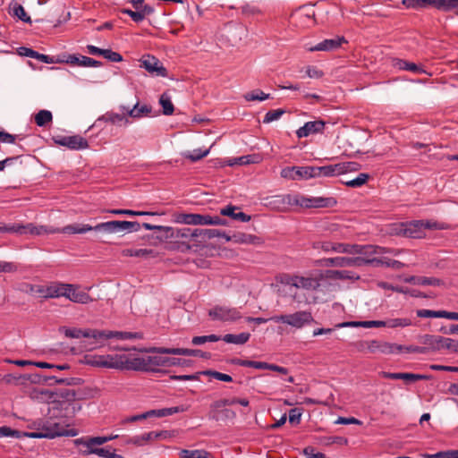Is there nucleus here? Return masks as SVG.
<instances>
[{
    "instance_id": "nucleus-1",
    "label": "nucleus",
    "mask_w": 458,
    "mask_h": 458,
    "mask_svg": "<svg viewBox=\"0 0 458 458\" xmlns=\"http://www.w3.org/2000/svg\"><path fill=\"white\" fill-rule=\"evenodd\" d=\"M322 276L284 275L281 283L288 287L289 295L298 304H310L318 301L314 293L320 287Z\"/></svg>"
},
{
    "instance_id": "nucleus-2",
    "label": "nucleus",
    "mask_w": 458,
    "mask_h": 458,
    "mask_svg": "<svg viewBox=\"0 0 458 458\" xmlns=\"http://www.w3.org/2000/svg\"><path fill=\"white\" fill-rule=\"evenodd\" d=\"M143 227V229H173L170 226H165V225H151L149 223H139L136 221H106V222H101L98 223L96 225H67L64 227L63 229H140Z\"/></svg>"
},
{
    "instance_id": "nucleus-3",
    "label": "nucleus",
    "mask_w": 458,
    "mask_h": 458,
    "mask_svg": "<svg viewBox=\"0 0 458 458\" xmlns=\"http://www.w3.org/2000/svg\"><path fill=\"white\" fill-rule=\"evenodd\" d=\"M174 222L188 225H225L224 219L217 216L201 214L178 213L174 216Z\"/></svg>"
},
{
    "instance_id": "nucleus-4",
    "label": "nucleus",
    "mask_w": 458,
    "mask_h": 458,
    "mask_svg": "<svg viewBox=\"0 0 458 458\" xmlns=\"http://www.w3.org/2000/svg\"><path fill=\"white\" fill-rule=\"evenodd\" d=\"M77 434L76 429H66L61 423L47 421L39 431L27 433L26 435L31 438H55L61 436L75 437Z\"/></svg>"
},
{
    "instance_id": "nucleus-5",
    "label": "nucleus",
    "mask_w": 458,
    "mask_h": 458,
    "mask_svg": "<svg viewBox=\"0 0 458 458\" xmlns=\"http://www.w3.org/2000/svg\"><path fill=\"white\" fill-rule=\"evenodd\" d=\"M358 351L369 352L371 353L392 354L398 353L403 350V345L381 342L377 340L360 341L356 344Z\"/></svg>"
},
{
    "instance_id": "nucleus-6",
    "label": "nucleus",
    "mask_w": 458,
    "mask_h": 458,
    "mask_svg": "<svg viewBox=\"0 0 458 458\" xmlns=\"http://www.w3.org/2000/svg\"><path fill=\"white\" fill-rule=\"evenodd\" d=\"M331 249L332 251L338 253L359 254L368 257L386 252L385 248L378 246L347 243H335L334 246H331Z\"/></svg>"
},
{
    "instance_id": "nucleus-7",
    "label": "nucleus",
    "mask_w": 458,
    "mask_h": 458,
    "mask_svg": "<svg viewBox=\"0 0 458 458\" xmlns=\"http://www.w3.org/2000/svg\"><path fill=\"white\" fill-rule=\"evenodd\" d=\"M270 319L276 323L281 322L295 328H301L305 325H310L314 320L311 313L307 310H300L293 314L275 316Z\"/></svg>"
},
{
    "instance_id": "nucleus-8",
    "label": "nucleus",
    "mask_w": 458,
    "mask_h": 458,
    "mask_svg": "<svg viewBox=\"0 0 458 458\" xmlns=\"http://www.w3.org/2000/svg\"><path fill=\"white\" fill-rule=\"evenodd\" d=\"M208 238L220 237L225 239L226 242L233 241L234 242L259 244L260 239L257 236L236 231H205Z\"/></svg>"
},
{
    "instance_id": "nucleus-9",
    "label": "nucleus",
    "mask_w": 458,
    "mask_h": 458,
    "mask_svg": "<svg viewBox=\"0 0 458 458\" xmlns=\"http://www.w3.org/2000/svg\"><path fill=\"white\" fill-rule=\"evenodd\" d=\"M295 200V207L306 208H332L336 205V199L333 197H306L296 194Z\"/></svg>"
},
{
    "instance_id": "nucleus-10",
    "label": "nucleus",
    "mask_w": 458,
    "mask_h": 458,
    "mask_svg": "<svg viewBox=\"0 0 458 458\" xmlns=\"http://www.w3.org/2000/svg\"><path fill=\"white\" fill-rule=\"evenodd\" d=\"M295 195L280 194L267 197L263 199V204L276 211H286L292 207H295Z\"/></svg>"
},
{
    "instance_id": "nucleus-11",
    "label": "nucleus",
    "mask_w": 458,
    "mask_h": 458,
    "mask_svg": "<svg viewBox=\"0 0 458 458\" xmlns=\"http://www.w3.org/2000/svg\"><path fill=\"white\" fill-rule=\"evenodd\" d=\"M137 356L128 353L107 354V368L136 370Z\"/></svg>"
},
{
    "instance_id": "nucleus-12",
    "label": "nucleus",
    "mask_w": 458,
    "mask_h": 458,
    "mask_svg": "<svg viewBox=\"0 0 458 458\" xmlns=\"http://www.w3.org/2000/svg\"><path fill=\"white\" fill-rule=\"evenodd\" d=\"M368 261H369L368 256L360 255L355 258H347V257L328 258V259H325L322 262H323V265L327 266V267H361L363 265H367Z\"/></svg>"
},
{
    "instance_id": "nucleus-13",
    "label": "nucleus",
    "mask_w": 458,
    "mask_h": 458,
    "mask_svg": "<svg viewBox=\"0 0 458 458\" xmlns=\"http://www.w3.org/2000/svg\"><path fill=\"white\" fill-rule=\"evenodd\" d=\"M311 166H287L281 170L282 178L291 181L309 180L312 178Z\"/></svg>"
},
{
    "instance_id": "nucleus-14",
    "label": "nucleus",
    "mask_w": 458,
    "mask_h": 458,
    "mask_svg": "<svg viewBox=\"0 0 458 458\" xmlns=\"http://www.w3.org/2000/svg\"><path fill=\"white\" fill-rule=\"evenodd\" d=\"M140 67L144 68L148 72L157 77H167V70L163 64L153 55L144 56L140 60Z\"/></svg>"
},
{
    "instance_id": "nucleus-15",
    "label": "nucleus",
    "mask_w": 458,
    "mask_h": 458,
    "mask_svg": "<svg viewBox=\"0 0 458 458\" xmlns=\"http://www.w3.org/2000/svg\"><path fill=\"white\" fill-rule=\"evenodd\" d=\"M136 370L137 371H148L152 369L154 367L166 366L170 361V358H165L161 356H137Z\"/></svg>"
},
{
    "instance_id": "nucleus-16",
    "label": "nucleus",
    "mask_w": 458,
    "mask_h": 458,
    "mask_svg": "<svg viewBox=\"0 0 458 458\" xmlns=\"http://www.w3.org/2000/svg\"><path fill=\"white\" fill-rule=\"evenodd\" d=\"M208 314L213 319L222 321H234L241 318L237 309L226 306H216L208 311Z\"/></svg>"
},
{
    "instance_id": "nucleus-17",
    "label": "nucleus",
    "mask_w": 458,
    "mask_h": 458,
    "mask_svg": "<svg viewBox=\"0 0 458 458\" xmlns=\"http://www.w3.org/2000/svg\"><path fill=\"white\" fill-rule=\"evenodd\" d=\"M148 352L159 354H173V355H185L194 357L207 358L208 355L200 350L185 349V348H165V347H152L147 350Z\"/></svg>"
},
{
    "instance_id": "nucleus-18",
    "label": "nucleus",
    "mask_w": 458,
    "mask_h": 458,
    "mask_svg": "<svg viewBox=\"0 0 458 458\" xmlns=\"http://www.w3.org/2000/svg\"><path fill=\"white\" fill-rule=\"evenodd\" d=\"M119 108L122 112L126 113L128 118L136 120L148 117L152 113V107L149 105L140 104L139 101L131 108L123 105L120 106Z\"/></svg>"
},
{
    "instance_id": "nucleus-19",
    "label": "nucleus",
    "mask_w": 458,
    "mask_h": 458,
    "mask_svg": "<svg viewBox=\"0 0 458 458\" xmlns=\"http://www.w3.org/2000/svg\"><path fill=\"white\" fill-rule=\"evenodd\" d=\"M56 142L72 150L85 149L89 147L87 140L80 135L63 137Z\"/></svg>"
},
{
    "instance_id": "nucleus-20",
    "label": "nucleus",
    "mask_w": 458,
    "mask_h": 458,
    "mask_svg": "<svg viewBox=\"0 0 458 458\" xmlns=\"http://www.w3.org/2000/svg\"><path fill=\"white\" fill-rule=\"evenodd\" d=\"M324 127L325 123L320 120L307 122L296 131V135L299 139L305 138L314 133L322 132Z\"/></svg>"
},
{
    "instance_id": "nucleus-21",
    "label": "nucleus",
    "mask_w": 458,
    "mask_h": 458,
    "mask_svg": "<svg viewBox=\"0 0 458 458\" xmlns=\"http://www.w3.org/2000/svg\"><path fill=\"white\" fill-rule=\"evenodd\" d=\"M99 339L117 338L120 340L142 339L143 335L140 332H123V331H106L100 330Z\"/></svg>"
},
{
    "instance_id": "nucleus-22",
    "label": "nucleus",
    "mask_w": 458,
    "mask_h": 458,
    "mask_svg": "<svg viewBox=\"0 0 458 458\" xmlns=\"http://www.w3.org/2000/svg\"><path fill=\"white\" fill-rule=\"evenodd\" d=\"M67 299L77 303H88L92 301L91 297L85 292L78 291V289L72 285L68 284L65 295Z\"/></svg>"
},
{
    "instance_id": "nucleus-23",
    "label": "nucleus",
    "mask_w": 458,
    "mask_h": 458,
    "mask_svg": "<svg viewBox=\"0 0 458 458\" xmlns=\"http://www.w3.org/2000/svg\"><path fill=\"white\" fill-rule=\"evenodd\" d=\"M343 42H345L344 37H337L335 38L325 39L314 47L310 48V51H332L337 49Z\"/></svg>"
},
{
    "instance_id": "nucleus-24",
    "label": "nucleus",
    "mask_w": 458,
    "mask_h": 458,
    "mask_svg": "<svg viewBox=\"0 0 458 458\" xmlns=\"http://www.w3.org/2000/svg\"><path fill=\"white\" fill-rule=\"evenodd\" d=\"M102 121L106 122V123H112V124H115L118 126L128 125L131 123L130 121V119L127 117L125 112H123V114H117V113H113V112L106 113L104 115H102L101 117H99L96 123L102 122Z\"/></svg>"
},
{
    "instance_id": "nucleus-25",
    "label": "nucleus",
    "mask_w": 458,
    "mask_h": 458,
    "mask_svg": "<svg viewBox=\"0 0 458 458\" xmlns=\"http://www.w3.org/2000/svg\"><path fill=\"white\" fill-rule=\"evenodd\" d=\"M220 214L231 217L233 220L248 222L250 220V216L242 212L239 207L236 206H226L221 208Z\"/></svg>"
},
{
    "instance_id": "nucleus-26",
    "label": "nucleus",
    "mask_w": 458,
    "mask_h": 458,
    "mask_svg": "<svg viewBox=\"0 0 458 458\" xmlns=\"http://www.w3.org/2000/svg\"><path fill=\"white\" fill-rule=\"evenodd\" d=\"M66 62L81 67H98L101 65V62L85 55H69Z\"/></svg>"
},
{
    "instance_id": "nucleus-27",
    "label": "nucleus",
    "mask_w": 458,
    "mask_h": 458,
    "mask_svg": "<svg viewBox=\"0 0 458 458\" xmlns=\"http://www.w3.org/2000/svg\"><path fill=\"white\" fill-rule=\"evenodd\" d=\"M381 376L385 378L389 379H402L404 380L407 383L415 382L418 380L427 379L428 377L424 375L420 374H413V373H391V372H381Z\"/></svg>"
},
{
    "instance_id": "nucleus-28",
    "label": "nucleus",
    "mask_w": 458,
    "mask_h": 458,
    "mask_svg": "<svg viewBox=\"0 0 458 458\" xmlns=\"http://www.w3.org/2000/svg\"><path fill=\"white\" fill-rule=\"evenodd\" d=\"M312 178L339 175L337 164L324 166H311Z\"/></svg>"
},
{
    "instance_id": "nucleus-29",
    "label": "nucleus",
    "mask_w": 458,
    "mask_h": 458,
    "mask_svg": "<svg viewBox=\"0 0 458 458\" xmlns=\"http://www.w3.org/2000/svg\"><path fill=\"white\" fill-rule=\"evenodd\" d=\"M100 335H101L100 330H97V329L82 330L80 328H72V329L65 330V335L67 337H71V338L85 337V338H94V339L99 340Z\"/></svg>"
},
{
    "instance_id": "nucleus-30",
    "label": "nucleus",
    "mask_w": 458,
    "mask_h": 458,
    "mask_svg": "<svg viewBox=\"0 0 458 458\" xmlns=\"http://www.w3.org/2000/svg\"><path fill=\"white\" fill-rule=\"evenodd\" d=\"M18 52H19L20 55L30 57V58L38 60V61L47 64H51L55 63L53 57L44 55V54H40V53H38L31 48H29V47H19Z\"/></svg>"
},
{
    "instance_id": "nucleus-31",
    "label": "nucleus",
    "mask_w": 458,
    "mask_h": 458,
    "mask_svg": "<svg viewBox=\"0 0 458 458\" xmlns=\"http://www.w3.org/2000/svg\"><path fill=\"white\" fill-rule=\"evenodd\" d=\"M371 256H369V260L367 262V265L370 264V265H374V266H386L387 267H392L394 269H396V270H399L403 267H404V264L398 261V260H394V259H387V258H370Z\"/></svg>"
},
{
    "instance_id": "nucleus-32",
    "label": "nucleus",
    "mask_w": 458,
    "mask_h": 458,
    "mask_svg": "<svg viewBox=\"0 0 458 458\" xmlns=\"http://www.w3.org/2000/svg\"><path fill=\"white\" fill-rule=\"evenodd\" d=\"M400 226L407 229L408 227H413L414 229H443L439 227L436 222L424 221V220H411L404 223H401Z\"/></svg>"
},
{
    "instance_id": "nucleus-33",
    "label": "nucleus",
    "mask_w": 458,
    "mask_h": 458,
    "mask_svg": "<svg viewBox=\"0 0 458 458\" xmlns=\"http://www.w3.org/2000/svg\"><path fill=\"white\" fill-rule=\"evenodd\" d=\"M9 13L13 16L17 17L19 20H21L26 23H31V19L26 13L23 6L15 1H13L10 3Z\"/></svg>"
},
{
    "instance_id": "nucleus-34",
    "label": "nucleus",
    "mask_w": 458,
    "mask_h": 458,
    "mask_svg": "<svg viewBox=\"0 0 458 458\" xmlns=\"http://www.w3.org/2000/svg\"><path fill=\"white\" fill-rule=\"evenodd\" d=\"M393 66L398 70L410 71L414 73H422L424 70L414 63L403 59L395 58L393 60Z\"/></svg>"
},
{
    "instance_id": "nucleus-35",
    "label": "nucleus",
    "mask_w": 458,
    "mask_h": 458,
    "mask_svg": "<svg viewBox=\"0 0 458 458\" xmlns=\"http://www.w3.org/2000/svg\"><path fill=\"white\" fill-rule=\"evenodd\" d=\"M434 8L445 13H458V0H435Z\"/></svg>"
},
{
    "instance_id": "nucleus-36",
    "label": "nucleus",
    "mask_w": 458,
    "mask_h": 458,
    "mask_svg": "<svg viewBox=\"0 0 458 458\" xmlns=\"http://www.w3.org/2000/svg\"><path fill=\"white\" fill-rule=\"evenodd\" d=\"M68 284H53L47 287L45 296L48 298H56L65 295Z\"/></svg>"
},
{
    "instance_id": "nucleus-37",
    "label": "nucleus",
    "mask_w": 458,
    "mask_h": 458,
    "mask_svg": "<svg viewBox=\"0 0 458 458\" xmlns=\"http://www.w3.org/2000/svg\"><path fill=\"white\" fill-rule=\"evenodd\" d=\"M435 0H403L402 4L407 9L421 10L429 6L434 7Z\"/></svg>"
},
{
    "instance_id": "nucleus-38",
    "label": "nucleus",
    "mask_w": 458,
    "mask_h": 458,
    "mask_svg": "<svg viewBox=\"0 0 458 458\" xmlns=\"http://www.w3.org/2000/svg\"><path fill=\"white\" fill-rule=\"evenodd\" d=\"M250 337V333H241L239 335L227 334L221 339L227 344H243L249 341Z\"/></svg>"
},
{
    "instance_id": "nucleus-39",
    "label": "nucleus",
    "mask_w": 458,
    "mask_h": 458,
    "mask_svg": "<svg viewBox=\"0 0 458 458\" xmlns=\"http://www.w3.org/2000/svg\"><path fill=\"white\" fill-rule=\"evenodd\" d=\"M157 440V435H154V431L144 433L140 436H134L128 441L129 444H132L138 446L143 445L146 443Z\"/></svg>"
},
{
    "instance_id": "nucleus-40",
    "label": "nucleus",
    "mask_w": 458,
    "mask_h": 458,
    "mask_svg": "<svg viewBox=\"0 0 458 458\" xmlns=\"http://www.w3.org/2000/svg\"><path fill=\"white\" fill-rule=\"evenodd\" d=\"M159 104L162 106V112L165 115H171L174 111V106L171 97L167 93H163L159 98Z\"/></svg>"
},
{
    "instance_id": "nucleus-41",
    "label": "nucleus",
    "mask_w": 458,
    "mask_h": 458,
    "mask_svg": "<svg viewBox=\"0 0 458 458\" xmlns=\"http://www.w3.org/2000/svg\"><path fill=\"white\" fill-rule=\"evenodd\" d=\"M327 276L331 279H359L358 276L346 270H328L327 271Z\"/></svg>"
},
{
    "instance_id": "nucleus-42",
    "label": "nucleus",
    "mask_w": 458,
    "mask_h": 458,
    "mask_svg": "<svg viewBox=\"0 0 458 458\" xmlns=\"http://www.w3.org/2000/svg\"><path fill=\"white\" fill-rule=\"evenodd\" d=\"M442 336L425 335L421 338V343L435 350H441Z\"/></svg>"
},
{
    "instance_id": "nucleus-43",
    "label": "nucleus",
    "mask_w": 458,
    "mask_h": 458,
    "mask_svg": "<svg viewBox=\"0 0 458 458\" xmlns=\"http://www.w3.org/2000/svg\"><path fill=\"white\" fill-rule=\"evenodd\" d=\"M109 441V437H89L86 440L78 439L76 442H81L85 445L89 449L96 448L95 445H101Z\"/></svg>"
},
{
    "instance_id": "nucleus-44",
    "label": "nucleus",
    "mask_w": 458,
    "mask_h": 458,
    "mask_svg": "<svg viewBox=\"0 0 458 458\" xmlns=\"http://www.w3.org/2000/svg\"><path fill=\"white\" fill-rule=\"evenodd\" d=\"M180 458H209V454L204 450H186L179 453Z\"/></svg>"
},
{
    "instance_id": "nucleus-45",
    "label": "nucleus",
    "mask_w": 458,
    "mask_h": 458,
    "mask_svg": "<svg viewBox=\"0 0 458 458\" xmlns=\"http://www.w3.org/2000/svg\"><path fill=\"white\" fill-rule=\"evenodd\" d=\"M53 115L52 113L48 110H40L36 115H35V122L38 126L43 127L46 124L52 122Z\"/></svg>"
},
{
    "instance_id": "nucleus-46",
    "label": "nucleus",
    "mask_w": 458,
    "mask_h": 458,
    "mask_svg": "<svg viewBox=\"0 0 458 458\" xmlns=\"http://www.w3.org/2000/svg\"><path fill=\"white\" fill-rule=\"evenodd\" d=\"M409 283H413L415 284H420V285H439L440 280L434 277H425V276H420V277H411L407 280Z\"/></svg>"
},
{
    "instance_id": "nucleus-47",
    "label": "nucleus",
    "mask_w": 458,
    "mask_h": 458,
    "mask_svg": "<svg viewBox=\"0 0 458 458\" xmlns=\"http://www.w3.org/2000/svg\"><path fill=\"white\" fill-rule=\"evenodd\" d=\"M210 151L209 148H195L191 151H188L184 154V157L193 162L198 161L208 155Z\"/></svg>"
},
{
    "instance_id": "nucleus-48",
    "label": "nucleus",
    "mask_w": 458,
    "mask_h": 458,
    "mask_svg": "<svg viewBox=\"0 0 458 458\" xmlns=\"http://www.w3.org/2000/svg\"><path fill=\"white\" fill-rule=\"evenodd\" d=\"M246 101H264L270 98V94L265 93L259 89L248 92L244 95Z\"/></svg>"
},
{
    "instance_id": "nucleus-49",
    "label": "nucleus",
    "mask_w": 458,
    "mask_h": 458,
    "mask_svg": "<svg viewBox=\"0 0 458 458\" xmlns=\"http://www.w3.org/2000/svg\"><path fill=\"white\" fill-rule=\"evenodd\" d=\"M239 403L242 406H248L249 401L247 399H240V398H232V399H222L216 403V407H222V406H230Z\"/></svg>"
},
{
    "instance_id": "nucleus-50",
    "label": "nucleus",
    "mask_w": 458,
    "mask_h": 458,
    "mask_svg": "<svg viewBox=\"0 0 458 458\" xmlns=\"http://www.w3.org/2000/svg\"><path fill=\"white\" fill-rule=\"evenodd\" d=\"M446 311L445 310H419L417 311V316L420 318H445Z\"/></svg>"
},
{
    "instance_id": "nucleus-51",
    "label": "nucleus",
    "mask_w": 458,
    "mask_h": 458,
    "mask_svg": "<svg viewBox=\"0 0 458 458\" xmlns=\"http://www.w3.org/2000/svg\"><path fill=\"white\" fill-rule=\"evenodd\" d=\"M285 113V111L284 109H274V110H270L268 111L264 118H263V123H270L274 121H277L281 118V116Z\"/></svg>"
},
{
    "instance_id": "nucleus-52",
    "label": "nucleus",
    "mask_w": 458,
    "mask_h": 458,
    "mask_svg": "<svg viewBox=\"0 0 458 458\" xmlns=\"http://www.w3.org/2000/svg\"><path fill=\"white\" fill-rule=\"evenodd\" d=\"M88 363L94 367L107 368V355H94L89 358Z\"/></svg>"
},
{
    "instance_id": "nucleus-53",
    "label": "nucleus",
    "mask_w": 458,
    "mask_h": 458,
    "mask_svg": "<svg viewBox=\"0 0 458 458\" xmlns=\"http://www.w3.org/2000/svg\"><path fill=\"white\" fill-rule=\"evenodd\" d=\"M221 340V337L216 335H201V336H194L191 340V343L194 345H201L206 344L207 342H217Z\"/></svg>"
},
{
    "instance_id": "nucleus-54",
    "label": "nucleus",
    "mask_w": 458,
    "mask_h": 458,
    "mask_svg": "<svg viewBox=\"0 0 458 458\" xmlns=\"http://www.w3.org/2000/svg\"><path fill=\"white\" fill-rule=\"evenodd\" d=\"M411 325L409 318H393L385 321V327L394 328V327H404Z\"/></svg>"
},
{
    "instance_id": "nucleus-55",
    "label": "nucleus",
    "mask_w": 458,
    "mask_h": 458,
    "mask_svg": "<svg viewBox=\"0 0 458 458\" xmlns=\"http://www.w3.org/2000/svg\"><path fill=\"white\" fill-rule=\"evenodd\" d=\"M368 179H369V174H360L356 178L345 182L344 184L348 187H352V188L360 187L366 183Z\"/></svg>"
},
{
    "instance_id": "nucleus-56",
    "label": "nucleus",
    "mask_w": 458,
    "mask_h": 458,
    "mask_svg": "<svg viewBox=\"0 0 458 458\" xmlns=\"http://www.w3.org/2000/svg\"><path fill=\"white\" fill-rule=\"evenodd\" d=\"M89 454H94L105 458H117L116 454L111 452L108 448L96 447L89 449Z\"/></svg>"
},
{
    "instance_id": "nucleus-57",
    "label": "nucleus",
    "mask_w": 458,
    "mask_h": 458,
    "mask_svg": "<svg viewBox=\"0 0 458 458\" xmlns=\"http://www.w3.org/2000/svg\"><path fill=\"white\" fill-rule=\"evenodd\" d=\"M339 167V175L352 172V171H357L360 168V165L356 162H343L337 164Z\"/></svg>"
},
{
    "instance_id": "nucleus-58",
    "label": "nucleus",
    "mask_w": 458,
    "mask_h": 458,
    "mask_svg": "<svg viewBox=\"0 0 458 458\" xmlns=\"http://www.w3.org/2000/svg\"><path fill=\"white\" fill-rule=\"evenodd\" d=\"M203 375L210 376L217 380L224 381V382H232L233 377L230 375L224 374L218 371L215 370H205L202 371Z\"/></svg>"
},
{
    "instance_id": "nucleus-59",
    "label": "nucleus",
    "mask_w": 458,
    "mask_h": 458,
    "mask_svg": "<svg viewBox=\"0 0 458 458\" xmlns=\"http://www.w3.org/2000/svg\"><path fill=\"white\" fill-rule=\"evenodd\" d=\"M441 349H446L452 352H458V341L451 338L443 337Z\"/></svg>"
},
{
    "instance_id": "nucleus-60",
    "label": "nucleus",
    "mask_w": 458,
    "mask_h": 458,
    "mask_svg": "<svg viewBox=\"0 0 458 458\" xmlns=\"http://www.w3.org/2000/svg\"><path fill=\"white\" fill-rule=\"evenodd\" d=\"M20 437H21V432L19 430L13 429L7 426L0 427V438H2V437L19 438Z\"/></svg>"
},
{
    "instance_id": "nucleus-61",
    "label": "nucleus",
    "mask_w": 458,
    "mask_h": 458,
    "mask_svg": "<svg viewBox=\"0 0 458 458\" xmlns=\"http://www.w3.org/2000/svg\"><path fill=\"white\" fill-rule=\"evenodd\" d=\"M110 213L113 214H124L130 216H155V213L146 212V211H134L131 209H113L110 210Z\"/></svg>"
},
{
    "instance_id": "nucleus-62",
    "label": "nucleus",
    "mask_w": 458,
    "mask_h": 458,
    "mask_svg": "<svg viewBox=\"0 0 458 458\" xmlns=\"http://www.w3.org/2000/svg\"><path fill=\"white\" fill-rule=\"evenodd\" d=\"M400 235L411 239H422L426 237L425 231H397Z\"/></svg>"
},
{
    "instance_id": "nucleus-63",
    "label": "nucleus",
    "mask_w": 458,
    "mask_h": 458,
    "mask_svg": "<svg viewBox=\"0 0 458 458\" xmlns=\"http://www.w3.org/2000/svg\"><path fill=\"white\" fill-rule=\"evenodd\" d=\"M102 55L111 62H121L123 60L122 55L111 49H103Z\"/></svg>"
},
{
    "instance_id": "nucleus-64",
    "label": "nucleus",
    "mask_w": 458,
    "mask_h": 458,
    "mask_svg": "<svg viewBox=\"0 0 458 458\" xmlns=\"http://www.w3.org/2000/svg\"><path fill=\"white\" fill-rule=\"evenodd\" d=\"M18 267L13 262L0 261V273H14Z\"/></svg>"
}]
</instances>
